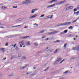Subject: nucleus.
<instances>
[{
    "label": "nucleus",
    "mask_w": 79,
    "mask_h": 79,
    "mask_svg": "<svg viewBox=\"0 0 79 79\" xmlns=\"http://www.w3.org/2000/svg\"><path fill=\"white\" fill-rule=\"evenodd\" d=\"M44 32V31H40V33H42V32Z\"/></svg>",
    "instance_id": "09e8293b"
},
{
    "label": "nucleus",
    "mask_w": 79,
    "mask_h": 79,
    "mask_svg": "<svg viewBox=\"0 0 79 79\" xmlns=\"http://www.w3.org/2000/svg\"><path fill=\"white\" fill-rule=\"evenodd\" d=\"M31 13H35V11H34V9H33L32 10H31Z\"/></svg>",
    "instance_id": "393cba45"
},
{
    "label": "nucleus",
    "mask_w": 79,
    "mask_h": 79,
    "mask_svg": "<svg viewBox=\"0 0 79 79\" xmlns=\"http://www.w3.org/2000/svg\"><path fill=\"white\" fill-rule=\"evenodd\" d=\"M48 68H49V67H48L46 69L44 70V71H47V70H48Z\"/></svg>",
    "instance_id": "7c9ffc66"
},
{
    "label": "nucleus",
    "mask_w": 79,
    "mask_h": 79,
    "mask_svg": "<svg viewBox=\"0 0 79 79\" xmlns=\"http://www.w3.org/2000/svg\"><path fill=\"white\" fill-rule=\"evenodd\" d=\"M7 0V1H11V0Z\"/></svg>",
    "instance_id": "4d7b16f0"
},
{
    "label": "nucleus",
    "mask_w": 79,
    "mask_h": 79,
    "mask_svg": "<svg viewBox=\"0 0 79 79\" xmlns=\"http://www.w3.org/2000/svg\"><path fill=\"white\" fill-rule=\"evenodd\" d=\"M61 60H62L61 58H58L56 60V61H57V62H60V61Z\"/></svg>",
    "instance_id": "4468645a"
},
{
    "label": "nucleus",
    "mask_w": 79,
    "mask_h": 79,
    "mask_svg": "<svg viewBox=\"0 0 79 79\" xmlns=\"http://www.w3.org/2000/svg\"><path fill=\"white\" fill-rule=\"evenodd\" d=\"M27 66V65H25V66L23 67H22L20 68V69H24V68H26V67Z\"/></svg>",
    "instance_id": "2eb2a0df"
},
{
    "label": "nucleus",
    "mask_w": 79,
    "mask_h": 79,
    "mask_svg": "<svg viewBox=\"0 0 79 79\" xmlns=\"http://www.w3.org/2000/svg\"><path fill=\"white\" fill-rule=\"evenodd\" d=\"M34 45H35V46H37L38 45V44L35 43H34Z\"/></svg>",
    "instance_id": "c756f323"
},
{
    "label": "nucleus",
    "mask_w": 79,
    "mask_h": 79,
    "mask_svg": "<svg viewBox=\"0 0 79 79\" xmlns=\"http://www.w3.org/2000/svg\"><path fill=\"white\" fill-rule=\"evenodd\" d=\"M55 42H57V43H58L59 42H60V40H57L55 41Z\"/></svg>",
    "instance_id": "4c0bfd02"
},
{
    "label": "nucleus",
    "mask_w": 79,
    "mask_h": 79,
    "mask_svg": "<svg viewBox=\"0 0 79 79\" xmlns=\"http://www.w3.org/2000/svg\"><path fill=\"white\" fill-rule=\"evenodd\" d=\"M15 35V36H16V35Z\"/></svg>",
    "instance_id": "338daca9"
},
{
    "label": "nucleus",
    "mask_w": 79,
    "mask_h": 79,
    "mask_svg": "<svg viewBox=\"0 0 79 79\" xmlns=\"http://www.w3.org/2000/svg\"><path fill=\"white\" fill-rule=\"evenodd\" d=\"M74 14H76V12H74Z\"/></svg>",
    "instance_id": "052dcab7"
},
{
    "label": "nucleus",
    "mask_w": 79,
    "mask_h": 79,
    "mask_svg": "<svg viewBox=\"0 0 79 79\" xmlns=\"http://www.w3.org/2000/svg\"><path fill=\"white\" fill-rule=\"evenodd\" d=\"M2 10H6V7L5 6H2Z\"/></svg>",
    "instance_id": "aec40b11"
},
{
    "label": "nucleus",
    "mask_w": 79,
    "mask_h": 79,
    "mask_svg": "<svg viewBox=\"0 0 79 79\" xmlns=\"http://www.w3.org/2000/svg\"><path fill=\"white\" fill-rule=\"evenodd\" d=\"M79 47H74L73 48V50H78V49H79Z\"/></svg>",
    "instance_id": "ddd939ff"
},
{
    "label": "nucleus",
    "mask_w": 79,
    "mask_h": 79,
    "mask_svg": "<svg viewBox=\"0 0 79 79\" xmlns=\"http://www.w3.org/2000/svg\"><path fill=\"white\" fill-rule=\"evenodd\" d=\"M31 2V0H27L25 2L23 3H25L26 4L27 3H30Z\"/></svg>",
    "instance_id": "6e6552de"
},
{
    "label": "nucleus",
    "mask_w": 79,
    "mask_h": 79,
    "mask_svg": "<svg viewBox=\"0 0 79 79\" xmlns=\"http://www.w3.org/2000/svg\"><path fill=\"white\" fill-rule=\"evenodd\" d=\"M73 0V1H74V0Z\"/></svg>",
    "instance_id": "69168bd1"
},
{
    "label": "nucleus",
    "mask_w": 79,
    "mask_h": 79,
    "mask_svg": "<svg viewBox=\"0 0 79 79\" xmlns=\"http://www.w3.org/2000/svg\"><path fill=\"white\" fill-rule=\"evenodd\" d=\"M67 45V44L65 43L64 44V49H66V46Z\"/></svg>",
    "instance_id": "dca6fc26"
},
{
    "label": "nucleus",
    "mask_w": 79,
    "mask_h": 79,
    "mask_svg": "<svg viewBox=\"0 0 79 79\" xmlns=\"http://www.w3.org/2000/svg\"><path fill=\"white\" fill-rule=\"evenodd\" d=\"M34 10V11H35V12L36 11H37L38 10V9H33Z\"/></svg>",
    "instance_id": "473e14b6"
},
{
    "label": "nucleus",
    "mask_w": 79,
    "mask_h": 79,
    "mask_svg": "<svg viewBox=\"0 0 79 79\" xmlns=\"http://www.w3.org/2000/svg\"><path fill=\"white\" fill-rule=\"evenodd\" d=\"M69 71V70L66 71L64 73V74H67V73H68Z\"/></svg>",
    "instance_id": "412c9836"
},
{
    "label": "nucleus",
    "mask_w": 79,
    "mask_h": 79,
    "mask_svg": "<svg viewBox=\"0 0 79 79\" xmlns=\"http://www.w3.org/2000/svg\"><path fill=\"white\" fill-rule=\"evenodd\" d=\"M22 59V60H26V57L24 56L23 57Z\"/></svg>",
    "instance_id": "2f4dec72"
},
{
    "label": "nucleus",
    "mask_w": 79,
    "mask_h": 79,
    "mask_svg": "<svg viewBox=\"0 0 79 79\" xmlns=\"http://www.w3.org/2000/svg\"><path fill=\"white\" fill-rule=\"evenodd\" d=\"M9 76H14V73H11L9 75Z\"/></svg>",
    "instance_id": "a211bd4d"
},
{
    "label": "nucleus",
    "mask_w": 79,
    "mask_h": 79,
    "mask_svg": "<svg viewBox=\"0 0 79 79\" xmlns=\"http://www.w3.org/2000/svg\"><path fill=\"white\" fill-rule=\"evenodd\" d=\"M65 6H68V4H65Z\"/></svg>",
    "instance_id": "8fccbe9b"
},
{
    "label": "nucleus",
    "mask_w": 79,
    "mask_h": 79,
    "mask_svg": "<svg viewBox=\"0 0 79 79\" xmlns=\"http://www.w3.org/2000/svg\"><path fill=\"white\" fill-rule=\"evenodd\" d=\"M55 5V4H54L52 5L48 6H47V8H52V7H53V6H54Z\"/></svg>",
    "instance_id": "39448f33"
},
{
    "label": "nucleus",
    "mask_w": 79,
    "mask_h": 79,
    "mask_svg": "<svg viewBox=\"0 0 79 79\" xmlns=\"http://www.w3.org/2000/svg\"><path fill=\"white\" fill-rule=\"evenodd\" d=\"M70 24H71V22H66L61 24L60 26H68V25H69Z\"/></svg>",
    "instance_id": "f257e3e1"
},
{
    "label": "nucleus",
    "mask_w": 79,
    "mask_h": 79,
    "mask_svg": "<svg viewBox=\"0 0 79 79\" xmlns=\"http://www.w3.org/2000/svg\"><path fill=\"white\" fill-rule=\"evenodd\" d=\"M46 40H48V38H47L46 39Z\"/></svg>",
    "instance_id": "5fc2aeb1"
},
{
    "label": "nucleus",
    "mask_w": 79,
    "mask_h": 79,
    "mask_svg": "<svg viewBox=\"0 0 79 79\" xmlns=\"http://www.w3.org/2000/svg\"><path fill=\"white\" fill-rule=\"evenodd\" d=\"M56 1H57V0H52V1L49 2L48 3H52L53 2H56Z\"/></svg>",
    "instance_id": "9d476101"
},
{
    "label": "nucleus",
    "mask_w": 79,
    "mask_h": 79,
    "mask_svg": "<svg viewBox=\"0 0 79 79\" xmlns=\"http://www.w3.org/2000/svg\"><path fill=\"white\" fill-rule=\"evenodd\" d=\"M51 16H52V15H50V16H49V18H50V17H51Z\"/></svg>",
    "instance_id": "13d9d810"
},
{
    "label": "nucleus",
    "mask_w": 79,
    "mask_h": 79,
    "mask_svg": "<svg viewBox=\"0 0 79 79\" xmlns=\"http://www.w3.org/2000/svg\"><path fill=\"white\" fill-rule=\"evenodd\" d=\"M77 10H79V6H78L77 8Z\"/></svg>",
    "instance_id": "37998d69"
},
{
    "label": "nucleus",
    "mask_w": 79,
    "mask_h": 79,
    "mask_svg": "<svg viewBox=\"0 0 79 79\" xmlns=\"http://www.w3.org/2000/svg\"><path fill=\"white\" fill-rule=\"evenodd\" d=\"M21 26V25H18V26H15L14 27H18V26Z\"/></svg>",
    "instance_id": "49530a36"
},
{
    "label": "nucleus",
    "mask_w": 79,
    "mask_h": 79,
    "mask_svg": "<svg viewBox=\"0 0 79 79\" xmlns=\"http://www.w3.org/2000/svg\"><path fill=\"white\" fill-rule=\"evenodd\" d=\"M51 30H50V31H51Z\"/></svg>",
    "instance_id": "774afa93"
},
{
    "label": "nucleus",
    "mask_w": 79,
    "mask_h": 79,
    "mask_svg": "<svg viewBox=\"0 0 79 79\" xmlns=\"http://www.w3.org/2000/svg\"><path fill=\"white\" fill-rule=\"evenodd\" d=\"M36 16H37V15H35L33 16H31L29 17V19H32V18H35Z\"/></svg>",
    "instance_id": "423d86ee"
},
{
    "label": "nucleus",
    "mask_w": 79,
    "mask_h": 79,
    "mask_svg": "<svg viewBox=\"0 0 79 79\" xmlns=\"http://www.w3.org/2000/svg\"><path fill=\"white\" fill-rule=\"evenodd\" d=\"M8 43H6L5 44L6 46H8Z\"/></svg>",
    "instance_id": "a19ab883"
},
{
    "label": "nucleus",
    "mask_w": 79,
    "mask_h": 79,
    "mask_svg": "<svg viewBox=\"0 0 79 79\" xmlns=\"http://www.w3.org/2000/svg\"><path fill=\"white\" fill-rule=\"evenodd\" d=\"M6 60V57H5V58H4L2 60Z\"/></svg>",
    "instance_id": "de8ad7c7"
},
{
    "label": "nucleus",
    "mask_w": 79,
    "mask_h": 79,
    "mask_svg": "<svg viewBox=\"0 0 79 79\" xmlns=\"http://www.w3.org/2000/svg\"><path fill=\"white\" fill-rule=\"evenodd\" d=\"M24 41H22L19 43V45H20V48H22V45H24Z\"/></svg>",
    "instance_id": "7ed1b4c3"
},
{
    "label": "nucleus",
    "mask_w": 79,
    "mask_h": 79,
    "mask_svg": "<svg viewBox=\"0 0 79 79\" xmlns=\"http://www.w3.org/2000/svg\"><path fill=\"white\" fill-rule=\"evenodd\" d=\"M50 50V47H47L46 49V51H48Z\"/></svg>",
    "instance_id": "f3484780"
},
{
    "label": "nucleus",
    "mask_w": 79,
    "mask_h": 79,
    "mask_svg": "<svg viewBox=\"0 0 79 79\" xmlns=\"http://www.w3.org/2000/svg\"><path fill=\"white\" fill-rule=\"evenodd\" d=\"M77 9H74L73 10V11L74 12H75V11H77Z\"/></svg>",
    "instance_id": "72a5a7b5"
},
{
    "label": "nucleus",
    "mask_w": 79,
    "mask_h": 79,
    "mask_svg": "<svg viewBox=\"0 0 79 79\" xmlns=\"http://www.w3.org/2000/svg\"><path fill=\"white\" fill-rule=\"evenodd\" d=\"M16 44H15V45H12V46H14L12 48V49H13V48H15V46H16Z\"/></svg>",
    "instance_id": "b1692460"
},
{
    "label": "nucleus",
    "mask_w": 79,
    "mask_h": 79,
    "mask_svg": "<svg viewBox=\"0 0 79 79\" xmlns=\"http://www.w3.org/2000/svg\"><path fill=\"white\" fill-rule=\"evenodd\" d=\"M27 45H30L31 44H30V42L28 41L27 44Z\"/></svg>",
    "instance_id": "bb28decb"
},
{
    "label": "nucleus",
    "mask_w": 79,
    "mask_h": 79,
    "mask_svg": "<svg viewBox=\"0 0 79 79\" xmlns=\"http://www.w3.org/2000/svg\"><path fill=\"white\" fill-rule=\"evenodd\" d=\"M34 69H35V67H33Z\"/></svg>",
    "instance_id": "bf43d9fd"
},
{
    "label": "nucleus",
    "mask_w": 79,
    "mask_h": 79,
    "mask_svg": "<svg viewBox=\"0 0 79 79\" xmlns=\"http://www.w3.org/2000/svg\"><path fill=\"white\" fill-rule=\"evenodd\" d=\"M73 8H74V6H69L66 8L65 11H68L70 10H71V9H73Z\"/></svg>",
    "instance_id": "f03ea898"
},
{
    "label": "nucleus",
    "mask_w": 79,
    "mask_h": 79,
    "mask_svg": "<svg viewBox=\"0 0 79 79\" xmlns=\"http://www.w3.org/2000/svg\"><path fill=\"white\" fill-rule=\"evenodd\" d=\"M64 61H65V59H64L63 60H62L60 62V63H62Z\"/></svg>",
    "instance_id": "a878e982"
},
{
    "label": "nucleus",
    "mask_w": 79,
    "mask_h": 79,
    "mask_svg": "<svg viewBox=\"0 0 79 79\" xmlns=\"http://www.w3.org/2000/svg\"><path fill=\"white\" fill-rule=\"evenodd\" d=\"M28 28V26H27V27L25 26L24 27V29H26Z\"/></svg>",
    "instance_id": "ea45409f"
},
{
    "label": "nucleus",
    "mask_w": 79,
    "mask_h": 79,
    "mask_svg": "<svg viewBox=\"0 0 79 79\" xmlns=\"http://www.w3.org/2000/svg\"><path fill=\"white\" fill-rule=\"evenodd\" d=\"M25 47V46H23V47Z\"/></svg>",
    "instance_id": "680f3d73"
},
{
    "label": "nucleus",
    "mask_w": 79,
    "mask_h": 79,
    "mask_svg": "<svg viewBox=\"0 0 79 79\" xmlns=\"http://www.w3.org/2000/svg\"><path fill=\"white\" fill-rule=\"evenodd\" d=\"M13 8H17V6H16L15 7V6H13Z\"/></svg>",
    "instance_id": "79ce46f5"
},
{
    "label": "nucleus",
    "mask_w": 79,
    "mask_h": 79,
    "mask_svg": "<svg viewBox=\"0 0 79 79\" xmlns=\"http://www.w3.org/2000/svg\"><path fill=\"white\" fill-rule=\"evenodd\" d=\"M21 56H22V54H19L18 55V57H21Z\"/></svg>",
    "instance_id": "5701e85b"
},
{
    "label": "nucleus",
    "mask_w": 79,
    "mask_h": 79,
    "mask_svg": "<svg viewBox=\"0 0 79 79\" xmlns=\"http://www.w3.org/2000/svg\"><path fill=\"white\" fill-rule=\"evenodd\" d=\"M58 32L57 31H56L53 32H51V33H49V35H52V34H56V33H57Z\"/></svg>",
    "instance_id": "1a4fd4ad"
},
{
    "label": "nucleus",
    "mask_w": 79,
    "mask_h": 79,
    "mask_svg": "<svg viewBox=\"0 0 79 79\" xmlns=\"http://www.w3.org/2000/svg\"><path fill=\"white\" fill-rule=\"evenodd\" d=\"M65 2H66V1L64 0L63 1L61 2H58L57 3V5H60V4H63V3H65Z\"/></svg>",
    "instance_id": "20e7f679"
},
{
    "label": "nucleus",
    "mask_w": 79,
    "mask_h": 79,
    "mask_svg": "<svg viewBox=\"0 0 79 79\" xmlns=\"http://www.w3.org/2000/svg\"><path fill=\"white\" fill-rule=\"evenodd\" d=\"M69 29H73V27L72 26H70L69 27Z\"/></svg>",
    "instance_id": "c85d7f7f"
},
{
    "label": "nucleus",
    "mask_w": 79,
    "mask_h": 79,
    "mask_svg": "<svg viewBox=\"0 0 79 79\" xmlns=\"http://www.w3.org/2000/svg\"><path fill=\"white\" fill-rule=\"evenodd\" d=\"M27 37H28V36H25L23 37V39H26V38H27Z\"/></svg>",
    "instance_id": "c9c22d12"
},
{
    "label": "nucleus",
    "mask_w": 79,
    "mask_h": 79,
    "mask_svg": "<svg viewBox=\"0 0 79 79\" xmlns=\"http://www.w3.org/2000/svg\"><path fill=\"white\" fill-rule=\"evenodd\" d=\"M78 51H79V48H78Z\"/></svg>",
    "instance_id": "e2e57ef3"
},
{
    "label": "nucleus",
    "mask_w": 79,
    "mask_h": 79,
    "mask_svg": "<svg viewBox=\"0 0 79 79\" xmlns=\"http://www.w3.org/2000/svg\"><path fill=\"white\" fill-rule=\"evenodd\" d=\"M33 25H36V26H38V24H36V23H34L33 24Z\"/></svg>",
    "instance_id": "a18cd8bd"
},
{
    "label": "nucleus",
    "mask_w": 79,
    "mask_h": 79,
    "mask_svg": "<svg viewBox=\"0 0 79 79\" xmlns=\"http://www.w3.org/2000/svg\"><path fill=\"white\" fill-rule=\"evenodd\" d=\"M32 73L31 72H28L27 73H26V75H28L29 74H31V73Z\"/></svg>",
    "instance_id": "4be33fe9"
},
{
    "label": "nucleus",
    "mask_w": 79,
    "mask_h": 79,
    "mask_svg": "<svg viewBox=\"0 0 79 79\" xmlns=\"http://www.w3.org/2000/svg\"><path fill=\"white\" fill-rule=\"evenodd\" d=\"M0 28H4V27H2L1 26Z\"/></svg>",
    "instance_id": "603ef678"
},
{
    "label": "nucleus",
    "mask_w": 79,
    "mask_h": 79,
    "mask_svg": "<svg viewBox=\"0 0 79 79\" xmlns=\"http://www.w3.org/2000/svg\"><path fill=\"white\" fill-rule=\"evenodd\" d=\"M45 35H44L42 37V39H44V38H45Z\"/></svg>",
    "instance_id": "c03bdc74"
},
{
    "label": "nucleus",
    "mask_w": 79,
    "mask_h": 79,
    "mask_svg": "<svg viewBox=\"0 0 79 79\" xmlns=\"http://www.w3.org/2000/svg\"><path fill=\"white\" fill-rule=\"evenodd\" d=\"M22 20H23V19H19L18 20H16V21L17 22H18V21H22Z\"/></svg>",
    "instance_id": "6ab92c4d"
},
{
    "label": "nucleus",
    "mask_w": 79,
    "mask_h": 79,
    "mask_svg": "<svg viewBox=\"0 0 79 79\" xmlns=\"http://www.w3.org/2000/svg\"><path fill=\"white\" fill-rule=\"evenodd\" d=\"M36 73H37V72H35L32 74V75H34V74H36Z\"/></svg>",
    "instance_id": "e433bc0d"
},
{
    "label": "nucleus",
    "mask_w": 79,
    "mask_h": 79,
    "mask_svg": "<svg viewBox=\"0 0 79 79\" xmlns=\"http://www.w3.org/2000/svg\"><path fill=\"white\" fill-rule=\"evenodd\" d=\"M49 16H50V15H48L47 16H46V19H48L49 18L50 19H52V16H53V15H52L50 17H49Z\"/></svg>",
    "instance_id": "9b49d317"
},
{
    "label": "nucleus",
    "mask_w": 79,
    "mask_h": 79,
    "mask_svg": "<svg viewBox=\"0 0 79 79\" xmlns=\"http://www.w3.org/2000/svg\"><path fill=\"white\" fill-rule=\"evenodd\" d=\"M68 30H65L64 31L61 32L60 33L61 34H66L68 32Z\"/></svg>",
    "instance_id": "0eeeda50"
},
{
    "label": "nucleus",
    "mask_w": 79,
    "mask_h": 79,
    "mask_svg": "<svg viewBox=\"0 0 79 79\" xmlns=\"http://www.w3.org/2000/svg\"><path fill=\"white\" fill-rule=\"evenodd\" d=\"M70 68L72 69V68H73V67H70Z\"/></svg>",
    "instance_id": "0e129e2a"
},
{
    "label": "nucleus",
    "mask_w": 79,
    "mask_h": 79,
    "mask_svg": "<svg viewBox=\"0 0 79 79\" xmlns=\"http://www.w3.org/2000/svg\"><path fill=\"white\" fill-rule=\"evenodd\" d=\"M1 50V52H2V53H3L5 52V48H2L0 49Z\"/></svg>",
    "instance_id": "f8f14e48"
},
{
    "label": "nucleus",
    "mask_w": 79,
    "mask_h": 79,
    "mask_svg": "<svg viewBox=\"0 0 79 79\" xmlns=\"http://www.w3.org/2000/svg\"><path fill=\"white\" fill-rule=\"evenodd\" d=\"M73 39L74 40H76L77 39H76V38H74Z\"/></svg>",
    "instance_id": "3c124183"
},
{
    "label": "nucleus",
    "mask_w": 79,
    "mask_h": 79,
    "mask_svg": "<svg viewBox=\"0 0 79 79\" xmlns=\"http://www.w3.org/2000/svg\"><path fill=\"white\" fill-rule=\"evenodd\" d=\"M44 16L45 15H44L43 14L40 16V18H43V17H44Z\"/></svg>",
    "instance_id": "cd10ccee"
},
{
    "label": "nucleus",
    "mask_w": 79,
    "mask_h": 79,
    "mask_svg": "<svg viewBox=\"0 0 79 79\" xmlns=\"http://www.w3.org/2000/svg\"><path fill=\"white\" fill-rule=\"evenodd\" d=\"M79 13V11H77V12H76V14H77V13Z\"/></svg>",
    "instance_id": "864d4df0"
},
{
    "label": "nucleus",
    "mask_w": 79,
    "mask_h": 79,
    "mask_svg": "<svg viewBox=\"0 0 79 79\" xmlns=\"http://www.w3.org/2000/svg\"><path fill=\"white\" fill-rule=\"evenodd\" d=\"M78 37V36L77 35L76 36V37Z\"/></svg>",
    "instance_id": "6e6d98bb"
},
{
    "label": "nucleus",
    "mask_w": 79,
    "mask_h": 79,
    "mask_svg": "<svg viewBox=\"0 0 79 79\" xmlns=\"http://www.w3.org/2000/svg\"><path fill=\"white\" fill-rule=\"evenodd\" d=\"M77 19L76 20H74V21H73V22L72 23H75V22H76V21H77Z\"/></svg>",
    "instance_id": "58836bf2"
},
{
    "label": "nucleus",
    "mask_w": 79,
    "mask_h": 79,
    "mask_svg": "<svg viewBox=\"0 0 79 79\" xmlns=\"http://www.w3.org/2000/svg\"><path fill=\"white\" fill-rule=\"evenodd\" d=\"M57 52H58V50L56 49V51L54 52V53H57Z\"/></svg>",
    "instance_id": "f704fd0d"
}]
</instances>
